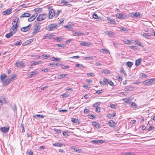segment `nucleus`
<instances>
[{
    "mask_svg": "<svg viewBox=\"0 0 155 155\" xmlns=\"http://www.w3.org/2000/svg\"><path fill=\"white\" fill-rule=\"evenodd\" d=\"M19 18L18 17H15L12 21V26L10 28L9 30L10 32L7 34L5 35V37L7 38H9L15 34L17 31V28L18 25H17L18 21Z\"/></svg>",
    "mask_w": 155,
    "mask_h": 155,
    "instance_id": "f257e3e1",
    "label": "nucleus"
},
{
    "mask_svg": "<svg viewBox=\"0 0 155 155\" xmlns=\"http://www.w3.org/2000/svg\"><path fill=\"white\" fill-rule=\"evenodd\" d=\"M7 75L5 74H2L0 76V82L1 83H4L3 86H6L8 85L11 82L9 79L4 80L6 78Z\"/></svg>",
    "mask_w": 155,
    "mask_h": 155,
    "instance_id": "f03ea898",
    "label": "nucleus"
},
{
    "mask_svg": "<svg viewBox=\"0 0 155 155\" xmlns=\"http://www.w3.org/2000/svg\"><path fill=\"white\" fill-rule=\"evenodd\" d=\"M143 84L145 85H149L155 84V78H151L143 82Z\"/></svg>",
    "mask_w": 155,
    "mask_h": 155,
    "instance_id": "7ed1b4c3",
    "label": "nucleus"
},
{
    "mask_svg": "<svg viewBox=\"0 0 155 155\" xmlns=\"http://www.w3.org/2000/svg\"><path fill=\"white\" fill-rule=\"evenodd\" d=\"M48 15L46 13H44L40 15L37 18V19L38 21L45 20L47 17Z\"/></svg>",
    "mask_w": 155,
    "mask_h": 155,
    "instance_id": "20e7f679",
    "label": "nucleus"
},
{
    "mask_svg": "<svg viewBox=\"0 0 155 155\" xmlns=\"http://www.w3.org/2000/svg\"><path fill=\"white\" fill-rule=\"evenodd\" d=\"M58 26V25L57 24H51L47 26L46 29L48 31H51L54 28H57Z\"/></svg>",
    "mask_w": 155,
    "mask_h": 155,
    "instance_id": "39448f33",
    "label": "nucleus"
},
{
    "mask_svg": "<svg viewBox=\"0 0 155 155\" xmlns=\"http://www.w3.org/2000/svg\"><path fill=\"white\" fill-rule=\"evenodd\" d=\"M55 10L53 9H51L49 11L48 18L49 19H51L55 16Z\"/></svg>",
    "mask_w": 155,
    "mask_h": 155,
    "instance_id": "423d86ee",
    "label": "nucleus"
},
{
    "mask_svg": "<svg viewBox=\"0 0 155 155\" xmlns=\"http://www.w3.org/2000/svg\"><path fill=\"white\" fill-rule=\"evenodd\" d=\"M15 67L17 68L21 67L23 68L25 66V63L22 61H18L16 62V63L15 64Z\"/></svg>",
    "mask_w": 155,
    "mask_h": 155,
    "instance_id": "0eeeda50",
    "label": "nucleus"
},
{
    "mask_svg": "<svg viewBox=\"0 0 155 155\" xmlns=\"http://www.w3.org/2000/svg\"><path fill=\"white\" fill-rule=\"evenodd\" d=\"M41 28V26L39 25H38L35 26L32 34L34 35L38 32H39V30Z\"/></svg>",
    "mask_w": 155,
    "mask_h": 155,
    "instance_id": "6e6552de",
    "label": "nucleus"
},
{
    "mask_svg": "<svg viewBox=\"0 0 155 155\" xmlns=\"http://www.w3.org/2000/svg\"><path fill=\"white\" fill-rule=\"evenodd\" d=\"M30 27L31 25L29 24L26 27L22 28L21 29V30L23 32H26L29 30Z\"/></svg>",
    "mask_w": 155,
    "mask_h": 155,
    "instance_id": "1a4fd4ad",
    "label": "nucleus"
},
{
    "mask_svg": "<svg viewBox=\"0 0 155 155\" xmlns=\"http://www.w3.org/2000/svg\"><path fill=\"white\" fill-rule=\"evenodd\" d=\"M108 124L110 127H114L116 126V123L114 122L113 120H110L108 121Z\"/></svg>",
    "mask_w": 155,
    "mask_h": 155,
    "instance_id": "9d476101",
    "label": "nucleus"
},
{
    "mask_svg": "<svg viewBox=\"0 0 155 155\" xmlns=\"http://www.w3.org/2000/svg\"><path fill=\"white\" fill-rule=\"evenodd\" d=\"M61 3L63 4L65 6H68L69 7L72 6L71 4H70L68 2L65 0H61Z\"/></svg>",
    "mask_w": 155,
    "mask_h": 155,
    "instance_id": "9b49d317",
    "label": "nucleus"
},
{
    "mask_svg": "<svg viewBox=\"0 0 155 155\" xmlns=\"http://www.w3.org/2000/svg\"><path fill=\"white\" fill-rule=\"evenodd\" d=\"M9 127L8 126L7 127H4L1 128V130L4 133H6L9 131Z\"/></svg>",
    "mask_w": 155,
    "mask_h": 155,
    "instance_id": "f8f14e48",
    "label": "nucleus"
},
{
    "mask_svg": "<svg viewBox=\"0 0 155 155\" xmlns=\"http://www.w3.org/2000/svg\"><path fill=\"white\" fill-rule=\"evenodd\" d=\"M12 9L7 10L3 12L2 14L4 15H8L12 13Z\"/></svg>",
    "mask_w": 155,
    "mask_h": 155,
    "instance_id": "ddd939ff",
    "label": "nucleus"
},
{
    "mask_svg": "<svg viewBox=\"0 0 155 155\" xmlns=\"http://www.w3.org/2000/svg\"><path fill=\"white\" fill-rule=\"evenodd\" d=\"M134 89V87L131 85L126 86L124 88L125 91H131Z\"/></svg>",
    "mask_w": 155,
    "mask_h": 155,
    "instance_id": "4468645a",
    "label": "nucleus"
},
{
    "mask_svg": "<svg viewBox=\"0 0 155 155\" xmlns=\"http://www.w3.org/2000/svg\"><path fill=\"white\" fill-rule=\"evenodd\" d=\"M104 141L101 140H93L91 141V143L93 144L102 143Z\"/></svg>",
    "mask_w": 155,
    "mask_h": 155,
    "instance_id": "2eb2a0df",
    "label": "nucleus"
},
{
    "mask_svg": "<svg viewBox=\"0 0 155 155\" xmlns=\"http://www.w3.org/2000/svg\"><path fill=\"white\" fill-rule=\"evenodd\" d=\"M30 74L29 75V77L30 78H32L33 76L37 75L38 74V72L36 70H35L33 71L30 72Z\"/></svg>",
    "mask_w": 155,
    "mask_h": 155,
    "instance_id": "dca6fc26",
    "label": "nucleus"
},
{
    "mask_svg": "<svg viewBox=\"0 0 155 155\" xmlns=\"http://www.w3.org/2000/svg\"><path fill=\"white\" fill-rule=\"evenodd\" d=\"M33 41V39H30L26 41L24 43H23V45H28L30 44Z\"/></svg>",
    "mask_w": 155,
    "mask_h": 155,
    "instance_id": "f3484780",
    "label": "nucleus"
},
{
    "mask_svg": "<svg viewBox=\"0 0 155 155\" xmlns=\"http://www.w3.org/2000/svg\"><path fill=\"white\" fill-rule=\"evenodd\" d=\"M31 14L29 13H24L21 14L20 16V18H23V17H29L30 16Z\"/></svg>",
    "mask_w": 155,
    "mask_h": 155,
    "instance_id": "a211bd4d",
    "label": "nucleus"
},
{
    "mask_svg": "<svg viewBox=\"0 0 155 155\" xmlns=\"http://www.w3.org/2000/svg\"><path fill=\"white\" fill-rule=\"evenodd\" d=\"M73 33L75 36L76 35L78 36H81L84 35V34L80 32L75 31H73Z\"/></svg>",
    "mask_w": 155,
    "mask_h": 155,
    "instance_id": "6ab92c4d",
    "label": "nucleus"
},
{
    "mask_svg": "<svg viewBox=\"0 0 155 155\" xmlns=\"http://www.w3.org/2000/svg\"><path fill=\"white\" fill-rule=\"evenodd\" d=\"M93 18L98 19L99 21L102 20L101 18V17H99L97 15L96 13H94L93 15Z\"/></svg>",
    "mask_w": 155,
    "mask_h": 155,
    "instance_id": "aec40b11",
    "label": "nucleus"
},
{
    "mask_svg": "<svg viewBox=\"0 0 155 155\" xmlns=\"http://www.w3.org/2000/svg\"><path fill=\"white\" fill-rule=\"evenodd\" d=\"M116 114L115 113H113L112 114H107V117L108 118L112 119L113 117L115 116Z\"/></svg>",
    "mask_w": 155,
    "mask_h": 155,
    "instance_id": "412c9836",
    "label": "nucleus"
},
{
    "mask_svg": "<svg viewBox=\"0 0 155 155\" xmlns=\"http://www.w3.org/2000/svg\"><path fill=\"white\" fill-rule=\"evenodd\" d=\"M142 59L141 58H139L136 60L135 61V66L137 67L141 63Z\"/></svg>",
    "mask_w": 155,
    "mask_h": 155,
    "instance_id": "4be33fe9",
    "label": "nucleus"
},
{
    "mask_svg": "<svg viewBox=\"0 0 155 155\" xmlns=\"http://www.w3.org/2000/svg\"><path fill=\"white\" fill-rule=\"evenodd\" d=\"M71 121L74 123H78V124H80V122L79 121V120L77 118H71Z\"/></svg>",
    "mask_w": 155,
    "mask_h": 155,
    "instance_id": "5701e85b",
    "label": "nucleus"
},
{
    "mask_svg": "<svg viewBox=\"0 0 155 155\" xmlns=\"http://www.w3.org/2000/svg\"><path fill=\"white\" fill-rule=\"evenodd\" d=\"M141 15L139 12H135L134 13V16H132L133 17L140 18L141 17Z\"/></svg>",
    "mask_w": 155,
    "mask_h": 155,
    "instance_id": "b1692460",
    "label": "nucleus"
},
{
    "mask_svg": "<svg viewBox=\"0 0 155 155\" xmlns=\"http://www.w3.org/2000/svg\"><path fill=\"white\" fill-rule=\"evenodd\" d=\"M45 117V115L38 114L33 116L34 118H36V119H38V118H39V117H41V118H44Z\"/></svg>",
    "mask_w": 155,
    "mask_h": 155,
    "instance_id": "393cba45",
    "label": "nucleus"
},
{
    "mask_svg": "<svg viewBox=\"0 0 155 155\" xmlns=\"http://www.w3.org/2000/svg\"><path fill=\"white\" fill-rule=\"evenodd\" d=\"M107 20H108V23H109L113 24H114L115 23L116 21L114 19H111L110 18H107Z\"/></svg>",
    "mask_w": 155,
    "mask_h": 155,
    "instance_id": "a878e982",
    "label": "nucleus"
},
{
    "mask_svg": "<svg viewBox=\"0 0 155 155\" xmlns=\"http://www.w3.org/2000/svg\"><path fill=\"white\" fill-rule=\"evenodd\" d=\"M92 125L94 126L95 127L99 128H100V126L99 124L96 122H92Z\"/></svg>",
    "mask_w": 155,
    "mask_h": 155,
    "instance_id": "bb28decb",
    "label": "nucleus"
},
{
    "mask_svg": "<svg viewBox=\"0 0 155 155\" xmlns=\"http://www.w3.org/2000/svg\"><path fill=\"white\" fill-rule=\"evenodd\" d=\"M143 37H145L147 39H150L151 38V35L148 34V33L143 32Z\"/></svg>",
    "mask_w": 155,
    "mask_h": 155,
    "instance_id": "cd10ccee",
    "label": "nucleus"
},
{
    "mask_svg": "<svg viewBox=\"0 0 155 155\" xmlns=\"http://www.w3.org/2000/svg\"><path fill=\"white\" fill-rule=\"evenodd\" d=\"M67 76L66 74H61L58 76L57 78L59 79L64 78Z\"/></svg>",
    "mask_w": 155,
    "mask_h": 155,
    "instance_id": "c85d7f7f",
    "label": "nucleus"
},
{
    "mask_svg": "<svg viewBox=\"0 0 155 155\" xmlns=\"http://www.w3.org/2000/svg\"><path fill=\"white\" fill-rule=\"evenodd\" d=\"M37 15L35 16V15H32L31 17L29 18L28 19V21L29 22H31L35 20V18Z\"/></svg>",
    "mask_w": 155,
    "mask_h": 155,
    "instance_id": "c756f323",
    "label": "nucleus"
},
{
    "mask_svg": "<svg viewBox=\"0 0 155 155\" xmlns=\"http://www.w3.org/2000/svg\"><path fill=\"white\" fill-rule=\"evenodd\" d=\"M116 17L118 18H120L123 19L124 18L122 14L118 13L116 15Z\"/></svg>",
    "mask_w": 155,
    "mask_h": 155,
    "instance_id": "7c9ffc66",
    "label": "nucleus"
},
{
    "mask_svg": "<svg viewBox=\"0 0 155 155\" xmlns=\"http://www.w3.org/2000/svg\"><path fill=\"white\" fill-rule=\"evenodd\" d=\"M81 45L84 46H89L91 44L90 43H88L86 42L82 41L81 43Z\"/></svg>",
    "mask_w": 155,
    "mask_h": 155,
    "instance_id": "2f4dec72",
    "label": "nucleus"
},
{
    "mask_svg": "<svg viewBox=\"0 0 155 155\" xmlns=\"http://www.w3.org/2000/svg\"><path fill=\"white\" fill-rule=\"evenodd\" d=\"M63 144L59 142H58L53 144V146L55 147H61Z\"/></svg>",
    "mask_w": 155,
    "mask_h": 155,
    "instance_id": "473e14b6",
    "label": "nucleus"
},
{
    "mask_svg": "<svg viewBox=\"0 0 155 155\" xmlns=\"http://www.w3.org/2000/svg\"><path fill=\"white\" fill-rule=\"evenodd\" d=\"M12 109L13 110V111L15 113H16L17 112V107L16 106L15 104H14L13 107H11Z\"/></svg>",
    "mask_w": 155,
    "mask_h": 155,
    "instance_id": "72a5a7b5",
    "label": "nucleus"
},
{
    "mask_svg": "<svg viewBox=\"0 0 155 155\" xmlns=\"http://www.w3.org/2000/svg\"><path fill=\"white\" fill-rule=\"evenodd\" d=\"M120 72L123 74L125 76H127V74H126V72L124 70V69L123 68H120Z\"/></svg>",
    "mask_w": 155,
    "mask_h": 155,
    "instance_id": "f704fd0d",
    "label": "nucleus"
},
{
    "mask_svg": "<svg viewBox=\"0 0 155 155\" xmlns=\"http://www.w3.org/2000/svg\"><path fill=\"white\" fill-rule=\"evenodd\" d=\"M31 65H36L37 64H40L42 63V62L41 61H36L33 62H31Z\"/></svg>",
    "mask_w": 155,
    "mask_h": 155,
    "instance_id": "c9c22d12",
    "label": "nucleus"
},
{
    "mask_svg": "<svg viewBox=\"0 0 155 155\" xmlns=\"http://www.w3.org/2000/svg\"><path fill=\"white\" fill-rule=\"evenodd\" d=\"M129 104H130L131 105V107H133L134 108H135L137 107L136 104L132 102H130L129 103Z\"/></svg>",
    "mask_w": 155,
    "mask_h": 155,
    "instance_id": "e433bc0d",
    "label": "nucleus"
},
{
    "mask_svg": "<svg viewBox=\"0 0 155 155\" xmlns=\"http://www.w3.org/2000/svg\"><path fill=\"white\" fill-rule=\"evenodd\" d=\"M52 35H49V34H47L46 35L44 36V39H45V38H48L49 39H51V37H52Z\"/></svg>",
    "mask_w": 155,
    "mask_h": 155,
    "instance_id": "4c0bfd02",
    "label": "nucleus"
},
{
    "mask_svg": "<svg viewBox=\"0 0 155 155\" xmlns=\"http://www.w3.org/2000/svg\"><path fill=\"white\" fill-rule=\"evenodd\" d=\"M135 42L136 43V44L137 45H138L141 46L142 47H144L143 44L142 43H141L140 42H138L136 41H135Z\"/></svg>",
    "mask_w": 155,
    "mask_h": 155,
    "instance_id": "58836bf2",
    "label": "nucleus"
},
{
    "mask_svg": "<svg viewBox=\"0 0 155 155\" xmlns=\"http://www.w3.org/2000/svg\"><path fill=\"white\" fill-rule=\"evenodd\" d=\"M16 77V76L15 74H13L12 77L11 78H9L10 82L13 81Z\"/></svg>",
    "mask_w": 155,
    "mask_h": 155,
    "instance_id": "ea45409f",
    "label": "nucleus"
},
{
    "mask_svg": "<svg viewBox=\"0 0 155 155\" xmlns=\"http://www.w3.org/2000/svg\"><path fill=\"white\" fill-rule=\"evenodd\" d=\"M22 43V41L21 40L17 41L15 42V45L16 46L20 45Z\"/></svg>",
    "mask_w": 155,
    "mask_h": 155,
    "instance_id": "a19ab883",
    "label": "nucleus"
},
{
    "mask_svg": "<svg viewBox=\"0 0 155 155\" xmlns=\"http://www.w3.org/2000/svg\"><path fill=\"white\" fill-rule=\"evenodd\" d=\"M72 148L76 152H78V153L81 152L82 151V150L81 149H77L75 148H74V147Z\"/></svg>",
    "mask_w": 155,
    "mask_h": 155,
    "instance_id": "79ce46f5",
    "label": "nucleus"
},
{
    "mask_svg": "<svg viewBox=\"0 0 155 155\" xmlns=\"http://www.w3.org/2000/svg\"><path fill=\"white\" fill-rule=\"evenodd\" d=\"M60 65H61V67L63 69L68 68H69L70 67L68 65L65 66L64 64H60Z\"/></svg>",
    "mask_w": 155,
    "mask_h": 155,
    "instance_id": "37998d69",
    "label": "nucleus"
},
{
    "mask_svg": "<svg viewBox=\"0 0 155 155\" xmlns=\"http://www.w3.org/2000/svg\"><path fill=\"white\" fill-rule=\"evenodd\" d=\"M133 63L130 61H128L127 62V65L129 68H131L133 65Z\"/></svg>",
    "mask_w": 155,
    "mask_h": 155,
    "instance_id": "c03bdc74",
    "label": "nucleus"
},
{
    "mask_svg": "<svg viewBox=\"0 0 155 155\" xmlns=\"http://www.w3.org/2000/svg\"><path fill=\"white\" fill-rule=\"evenodd\" d=\"M84 58L85 60H93L94 59V57L92 56H91L90 57H84Z\"/></svg>",
    "mask_w": 155,
    "mask_h": 155,
    "instance_id": "a18cd8bd",
    "label": "nucleus"
},
{
    "mask_svg": "<svg viewBox=\"0 0 155 155\" xmlns=\"http://www.w3.org/2000/svg\"><path fill=\"white\" fill-rule=\"evenodd\" d=\"M42 57L43 58L46 59L50 57V55L49 54H43L42 55Z\"/></svg>",
    "mask_w": 155,
    "mask_h": 155,
    "instance_id": "49530a36",
    "label": "nucleus"
},
{
    "mask_svg": "<svg viewBox=\"0 0 155 155\" xmlns=\"http://www.w3.org/2000/svg\"><path fill=\"white\" fill-rule=\"evenodd\" d=\"M101 52H104L105 53H109L108 50L107 49H101Z\"/></svg>",
    "mask_w": 155,
    "mask_h": 155,
    "instance_id": "de8ad7c7",
    "label": "nucleus"
},
{
    "mask_svg": "<svg viewBox=\"0 0 155 155\" xmlns=\"http://www.w3.org/2000/svg\"><path fill=\"white\" fill-rule=\"evenodd\" d=\"M124 43L127 44L129 45L131 43V42L128 40H125L123 41Z\"/></svg>",
    "mask_w": 155,
    "mask_h": 155,
    "instance_id": "09e8293b",
    "label": "nucleus"
},
{
    "mask_svg": "<svg viewBox=\"0 0 155 155\" xmlns=\"http://www.w3.org/2000/svg\"><path fill=\"white\" fill-rule=\"evenodd\" d=\"M76 66L77 67H79L80 69H81L82 68L84 67L83 65L79 64H76Z\"/></svg>",
    "mask_w": 155,
    "mask_h": 155,
    "instance_id": "8fccbe9b",
    "label": "nucleus"
},
{
    "mask_svg": "<svg viewBox=\"0 0 155 155\" xmlns=\"http://www.w3.org/2000/svg\"><path fill=\"white\" fill-rule=\"evenodd\" d=\"M53 130L55 132L58 133H60L61 132V130H60L54 128L53 129Z\"/></svg>",
    "mask_w": 155,
    "mask_h": 155,
    "instance_id": "3c124183",
    "label": "nucleus"
},
{
    "mask_svg": "<svg viewBox=\"0 0 155 155\" xmlns=\"http://www.w3.org/2000/svg\"><path fill=\"white\" fill-rule=\"evenodd\" d=\"M120 29L121 30L123 31H127L128 30L127 28H125L123 26H121L120 27Z\"/></svg>",
    "mask_w": 155,
    "mask_h": 155,
    "instance_id": "603ef678",
    "label": "nucleus"
},
{
    "mask_svg": "<svg viewBox=\"0 0 155 155\" xmlns=\"http://www.w3.org/2000/svg\"><path fill=\"white\" fill-rule=\"evenodd\" d=\"M21 126L22 128V133H24L25 131L24 129V125L23 124H22L21 123Z\"/></svg>",
    "mask_w": 155,
    "mask_h": 155,
    "instance_id": "864d4df0",
    "label": "nucleus"
},
{
    "mask_svg": "<svg viewBox=\"0 0 155 155\" xmlns=\"http://www.w3.org/2000/svg\"><path fill=\"white\" fill-rule=\"evenodd\" d=\"M51 60L52 61H58L60 60V59L56 58L55 57H52L51 58Z\"/></svg>",
    "mask_w": 155,
    "mask_h": 155,
    "instance_id": "5fc2aeb1",
    "label": "nucleus"
},
{
    "mask_svg": "<svg viewBox=\"0 0 155 155\" xmlns=\"http://www.w3.org/2000/svg\"><path fill=\"white\" fill-rule=\"evenodd\" d=\"M100 103L99 102H97L95 103L93 105V107H97V106H98L99 104H100Z\"/></svg>",
    "mask_w": 155,
    "mask_h": 155,
    "instance_id": "6e6d98bb",
    "label": "nucleus"
},
{
    "mask_svg": "<svg viewBox=\"0 0 155 155\" xmlns=\"http://www.w3.org/2000/svg\"><path fill=\"white\" fill-rule=\"evenodd\" d=\"M88 116L90 118L93 119L95 118L94 115L92 114H90Z\"/></svg>",
    "mask_w": 155,
    "mask_h": 155,
    "instance_id": "4d7b16f0",
    "label": "nucleus"
},
{
    "mask_svg": "<svg viewBox=\"0 0 155 155\" xmlns=\"http://www.w3.org/2000/svg\"><path fill=\"white\" fill-rule=\"evenodd\" d=\"M61 12V10H58V11H57V12L55 13V17H57L58 15H59V14Z\"/></svg>",
    "mask_w": 155,
    "mask_h": 155,
    "instance_id": "13d9d810",
    "label": "nucleus"
},
{
    "mask_svg": "<svg viewBox=\"0 0 155 155\" xmlns=\"http://www.w3.org/2000/svg\"><path fill=\"white\" fill-rule=\"evenodd\" d=\"M108 84L111 86H114L113 83L111 81H108Z\"/></svg>",
    "mask_w": 155,
    "mask_h": 155,
    "instance_id": "bf43d9fd",
    "label": "nucleus"
},
{
    "mask_svg": "<svg viewBox=\"0 0 155 155\" xmlns=\"http://www.w3.org/2000/svg\"><path fill=\"white\" fill-rule=\"evenodd\" d=\"M89 110L87 109H85L84 110V113L85 114H87L89 112Z\"/></svg>",
    "mask_w": 155,
    "mask_h": 155,
    "instance_id": "052dcab7",
    "label": "nucleus"
},
{
    "mask_svg": "<svg viewBox=\"0 0 155 155\" xmlns=\"http://www.w3.org/2000/svg\"><path fill=\"white\" fill-rule=\"evenodd\" d=\"M19 8H24L27 7L25 4H23L19 6Z\"/></svg>",
    "mask_w": 155,
    "mask_h": 155,
    "instance_id": "680f3d73",
    "label": "nucleus"
},
{
    "mask_svg": "<svg viewBox=\"0 0 155 155\" xmlns=\"http://www.w3.org/2000/svg\"><path fill=\"white\" fill-rule=\"evenodd\" d=\"M103 72L104 74H108L109 73V72L108 70H103Z\"/></svg>",
    "mask_w": 155,
    "mask_h": 155,
    "instance_id": "e2e57ef3",
    "label": "nucleus"
},
{
    "mask_svg": "<svg viewBox=\"0 0 155 155\" xmlns=\"http://www.w3.org/2000/svg\"><path fill=\"white\" fill-rule=\"evenodd\" d=\"M54 39L55 40H57V41H61V38H60L56 37L54 38Z\"/></svg>",
    "mask_w": 155,
    "mask_h": 155,
    "instance_id": "0e129e2a",
    "label": "nucleus"
},
{
    "mask_svg": "<svg viewBox=\"0 0 155 155\" xmlns=\"http://www.w3.org/2000/svg\"><path fill=\"white\" fill-rule=\"evenodd\" d=\"M130 152H124L122 153V155H130Z\"/></svg>",
    "mask_w": 155,
    "mask_h": 155,
    "instance_id": "69168bd1",
    "label": "nucleus"
},
{
    "mask_svg": "<svg viewBox=\"0 0 155 155\" xmlns=\"http://www.w3.org/2000/svg\"><path fill=\"white\" fill-rule=\"evenodd\" d=\"M87 74L88 76H90L92 77H94V74L92 73H88Z\"/></svg>",
    "mask_w": 155,
    "mask_h": 155,
    "instance_id": "338daca9",
    "label": "nucleus"
},
{
    "mask_svg": "<svg viewBox=\"0 0 155 155\" xmlns=\"http://www.w3.org/2000/svg\"><path fill=\"white\" fill-rule=\"evenodd\" d=\"M2 101H3V103H4V104H6L7 103V100H6V99L4 97L3 98V99H2Z\"/></svg>",
    "mask_w": 155,
    "mask_h": 155,
    "instance_id": "774afa93",
    "label": "nucleus"
}]
</instances>
